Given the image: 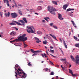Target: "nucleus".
Here are the masks:
<instances>
[{
    "label": "nucleus",
    "mask_w": 79,
    "mask_h": 79,
    "mask_svg": "<svg viewBox=\"0 0 79 79\" xmlns=\"http://www.w3.org/2000/svg\"><path fill=\"white\" fill-rule=\"evenodd\" d=\"M75 47H78V48H79V43L75 44Z\"/></svg>",
    "instance_id": "4be33fe9"
},
{
    "label": "nucleus",
    "mask_w": 79,
    "mask_h": 79,
    "mask_svg": "<svg viewBox=\"0 0 79 79\" xmlns=\"http://www.w3.org/2000/svg\"><path fill=\"white\" fill-rule=\"evenodd\" d=\"M18 6H21V7L23 6V5H22V4H18Z\"/></svg>",
    "instance_id": "c03bdc74"
},
{
    "label": "nucleus",
    "mask_w": 79,
    "mask_h": 79,
    "mask_svg": "<svg viewBox=\"0 0 79 79\" xmlns=\"http://www.w3.org/2000/svg\"><path fill=\"white\" fill-rule=\"evenodd\" d=\"M49 52H51V53H54V50L51 49L49 51Z\"/></svg>",
    "instance_id": "a878e982"
},
{
    "label": "nucleus",
    "mask_w": 79,
    "mask_h": 79,
    "mask_svg": "<svg viewBox=\"0 0 79 79\" xmlns=\"http://www.w3.org/2000/svg\"><path fill=\"white\" fill-rule=\"evenodd\" d=\"M43 44H45V45H47V40H45L43 42Z\"/></svg>",
    "instance_id": "393cba45"
},
{
    "label": "nucleus",
    "mask_w": 79,
    "mask_h": 79,
    "mask_svg": "<svg viewBox=\"0 0 79 79\" xmlns=\"http://www.w3.org/2000/svg\"><path fill=\"white\" fill-rule=\"evenodd\" d=\"M15 35L16 32L15 31H12L10 34V35H12V36H14V35Z\"/></svg>",
    "instance_id": "9b49d317"
},
{
    "label": "nucleus",
    "mask_w": 79,
    "mask_h": 79,
    "mask_svg": "<svg viewBox=\"0 0 79 79\" xmlns=\"http://www.w3.org/2000/svg\"><path fill=\"white\" fill-rule=\"evenodd\" d=\"M16 71L15 72V76L18 79V77L19 76L20 78H25L26 77H27V76L26 75V74L24 73V71L21 69L20 68H18V69H16Z\"/></svg>",
    "instance_id": "f257e3e1"
},
{
    "label": "nucleus",
    "mask_w": 79,
    "mask_h": 79,
    "mask_svg": "<svg viewBox=\"0 0 79 79\" xmlns=\"http://www.w3.org/2000/svg\"><path fill=\"white\" fill-rule=\"evenodd\" d=\"M50 63L52 65H53V62L52 61H50Z\"/></svg>",
    "instance_id": "49530a36"
},
{
    "label": "nucleus",
    "mask_w": 79,
    "mask_h": 79,
    "mask_svg": "<svg viewBox=\"0 0 79 79\" xmlns=\"http://www.w3.org/2000/svg\"><path fill=\"white\" fill-rule=\"evenodd\" d=\"M44 19H50V18L48 17H46L45 18H44Z\"/></svg>",
    "instance_id": "c85d7f7f"
},
{
    "label": "nucleus",
    "mask_w": 79,
    "mask_h": 79,
    "mask_svg": "<svg viewBox=\"0 0 79 79\" xmlns=\"http://www.w3.org/2000/svg\"><path fill=\"white\" fill-rule=\"evenodd\" d=\"M13 39H14V38H12L10 39V40H12Z\"/></svg>",
    "instance_id": "69168bd1"
},
{
    "label": "nucleus",
    "mask_w": 79,
    "mask_h": 79,
    "mask_svg": "<svg viewBox=\"0 0 79 79\" xmlns=\"http://www.w3.org/2000/svg\"><path fill=\"white\" fill-rule=\"evenodd\" d=\"M53 10H53V11L54 12V13H55L54 14H52L54 15H56V13H55V11H58V10L55 9V8H54Z\"/></svg>",
    "instance_id": "bb28decb"
},
{
    "label": "nucleus",
    "mask_w": 79,
    "mask_h": 79,
    "mask_svg": "<svg viewBox=\"0 0 79 79\" xmlns=\"http://www.w3.org/2000/svg\"><path fill=\"white\" fill-rule=\"evenodd\" d=\"M12 1L14 3H15V0H12Z\"/></svg>",
    "instance_id": "338daca9"
},
{
    "label": "nucleus",
    "mask_w": 79,
    "mask_h": 79,
    "mask_svg": "<svg viewBox=\"0 0 79 79\" xmlns=\"http://www.w3.org/2000/svg\"><path fill=\"white\" fill-rule=\"evenodd\" d=\"M69 16H73V14L70 13L69 14Z\"/></svg>",
    "instance_id": "a19ab883"
},
{
    "label": "nucleus",
    "mask_w": 79,
    "mask_h": 79,
    "mask_svg": "<svg viewBox=\"0 0 79 79\" xmlns=\"http://www.w3.org/2000/svg\"><path fill=\"white\" fill-rule=\"evenodd\" d=\"M50 35L51 36H52V37L54 38V39H55V40H57V39H56V36H55L53 35H52L51 34H50Z\"/></svg>",
    "instance_id": "ddd939ff"
},
{
    "label": "nucleus",
    "mask_w": 79,
    "mask_h": 79,
    "mask_svg": "<svg viewBox=\"0 0 79 79\" xmlns=\"http://www.w3.org/2000/svg\"><path fill=\"white\" fill-rule=\"evenodd\" d=\"M10 13L9 12H8L7 14L6 13L5 14V15L6 17L8 16V17H9L10 16Z\"/></svg>",
    "instance_id": "2eb2a0df"
},
{
    "label": "nucleus",
    "mask_w": 79,
    "mask_h": 79,
    "mask_svg": "<svg viewBox=\"0 0 79 79\" xmlns=\"http://www.w3.org/2000/svg\"><path fill=\"white\" fill-rule=\"evenodd\" d=\"M53 27H54V28H55V29H57V28H58L56 26H55L54 25L53 26Z\"/></svg>",
    "instance_id": "de8ad7c7"
},
{
    "label": "nucleus",
    "mask_w": 79,
    "mask_h": 79,
    "mask_svg": "<svg viewBox=\"0 0 79 79\" xmlns=\"http://www.w3.org/2000/svg\"><path fill=\"white\" fill-rule=\"evenodd\" d=\"M50 55L51 56H53V57H54V58H56V56H53V55H52V54H50Z\"/></svg>",
    "instance_id": "5fc2aeb1"
},
{
    "label": "nucleus",
    "mask_w": 79,
    "mask_h": 79,
    "mask_svg": "<svg viewBox=\"0 0 79 79\" xmlns=\"http://www.w3.org/2000/svg\"><path fill=\"white\" fill-rule=\"evenodd\" d=\"M37 10H40V11L41 10H42V7L41 6H38L37 8Z\"/></svg>",
    "instance_id": "f3484780"
},
{
    "label": "nucleus",
    "mask_w": 79,
    "mask_h": 79,
    "mask_svg": "<svg viewBox=\"0 0 79 79\" xmlns=\"http://www.w3.org/2000/svg\"><path fill=\"white\" fill-rule=\"evenodd\" d=\"M15 45V46H18V43H16L14 44Z\"/></svg>",
    "instance_id": "58836bf2"
},
{
    "label": "nucleus",
    "mask_w": 79,
    "mask_h": 79,
    "mask_svg": "<svg viewBox=\"0 0 79 79\" xmlns=\"http://www.w3.org/2000/svg\"><path fill=\"white\" fill-rule=\"evenodd\" d=\"M24 44V48H25L26 47H27V45L25 43H23Z\"/></svg>",
    "instance_id": "2f4dec72"
},
{
    "label": "nucleus",
    "mask_w": 79,
    "mask_h": 79,
    "mask_svg": "<svg viewBox=\"0 0 79 79\" xmlns=\"http://www.w3.org/2000/svg\"><path fill=\"white\" fill-rule=\"evenodd\" d=\"M27 28L28 29H27V32L28 33H29V34H31V33H34V32L33 31V30H32V28L34 29V28L33 27H29L28 26L27 27Z\"/></svg>",
    "instance_id": "39448f33"
},
{
    "label": "nucleus",
    "mask_w": 79,
    "mask_h": 79,
    "mask_svg": "<svg viewBox=\"0 0 79 79\" xmlns=\"http://www.w3.org/2000/svg\"><path fill=\"white\" fill-rule=\"evenodd\" d=\"M28 66H32V64L30 63V62L28 64Z\"/></svg>",
    "instance_id": "8fccbe9b"
},
{
    "label": "nucleus",
    "mask_w": 79,
    "mask_h": 79,
    "mask_svg": "<svg viewBox=\"0 0 79 79\" xmlns=\"http://www.w3.org/2000/svg\"><path fill=\"white\" fill-rule=\"evenodd\" d=\"M35 40H39V39H38V38H37L36 37H35Z\"/></svg>",
    "instance_id": "603ef678"
},
{
    "label": "nucleus",
    "mask_w": 79,
    "mask_h": 79,
    "mask_svg": "<svg viewBox=\"0 0 79 79\" xmlns=\"http://www.w3.org/2000/svg\"><path fill=\"white\" fill-rule=\"evenodd\" d=\"M13 42H15L16 41V42H18V39H16L15 40H14L13 41Z\"/></svg>",
    "instance_id": "cd10ccee"
},
{
    "label": "nucleus",
    "mask_w": 79,
    "mask_h": 79,
    "mask_svg": "<svg viewBox=\"0 0 79 79\" xmlns=\"http://www.w3.org/2000/svg\"><path fill=\"white\" fill-rule=\"evenodd\" d=\"M76 60V64H79V55H77L75 57Z\"/></svg>",
    "instance_id": "0eeeda50"
},
{
    "label": "nucleus",
    "mask_w": 79,
    "mask_h": 79,
    "mask_svg": "<svg viewBox=\"0 0 79 79\" xmlns=\"http://www.w3.org/2000/svg\"><path fill=\"white\" fill-rule=\"evenodd\" d=\"M37 34H42V32H41L40 31H38L37 32Z\"/></svg>",
    "instance_id": "5701e85b"
},
{
    "label": "nucleus",
    "mask_w": 79,
    "mask_h": 79,
    "mask_svg": "<svg viewBox=\"0 0 79 79\" xmlns=\"http://www.w3.org/2000/svg\"><path fill=\"white\" fill-rule=\"evenodd\" d=\"M12 18H16L18 16V14L15 13H10Z\"/></svg>",
    "instance_id": "423d86ee"
},
{
    "label": "nucleus",
    "mask_w": 79,
    "mask_h": 79,
    "mask_svg": "<svg viewBox=\"0 0 79 79\" xmlns=\"http://www.w3.org/2000/svg\"><path fill=\"white\" fill-rule=\"evenodd\" d=\"M45 20H46V21H47V22H48V21H48V20L47 19H45Z\"/></svg>",
    "instance_id": "052dcab7"
},
{
    "label": "nucleus",
    "mask_w": 79,
    "mask_h": 79,
    "mask_svg": "<svg viewBox=\"0 0 79 79\" xmlns=\"http://www.w3.org/2000/svg\"><path fill=\"white\" fill-rule=\"evenodd\" d=\"M9 24L10 25H11V26L16 25V24H15V23L13 22L10 23Z\"/></svg>",
    "instance_id": "aec40b11"
},
{
    "label": "nucleus",
    "mask_w": 79,
    "mask_h": 79,
    "mask_svg": "<svg viewBox=\"0 0 79 79\" xmlns=\"http://www.w3.org/2000/svg\"><path fill=\"white\" fill-rule=\"evenodd\" d=\"M36 42L37 43H39L40 42H41V41L40 40H36Z\"/></svg>",
    "instance_id": "c9c22d12"
},
{
    "label": "nucleus",
    "mask_w": 79,
    "mask_h": 79,
    "mask_svg": "<svg viewBox=\"0 0 79 79\" xmlns=\"http://www.w3.org/2000/svg\"><path fill=\"white\" fill-rule=\"evenodd\" d=\"M13 28H14L16 31H18V28L16 27H13Z\"/></svg>",
    "instance_id": "37998d69"
},
{
    "label": "nucleus",
    "mask_w": 79,
    "mask_h": 79,
    "mask_svg": "<svg viewBox=\"0 0 79 79\" xmlns=\"http://www.w3.org/2000/svg\"><path fill=\"white\" fill-rule=\"evenodd\" d=\"M6 4L8 6H10L9 5V1H8V0H4V2L5 3H6Z\"/></svg>",
    "instance_id": "1a4fd4ad"
},
{
    "label": "nucleus",
    "mask_w": 79,
    "mask_h": 79,
    "mask_svg": "<svg viewBox=\"0 0 79 79\" xmlns=\"http://www.w3.org/2000/svg\"><path fill=\"white\" fill-rule=\"evenodd\" d=\"M50 48L51 49H53V47L52 46H50Z\"/></svg>",
    "instance_id": "6e6d98bb"
},
{
    "label": "nucleus",
    "mask_w": 79,
    "mask_h": 79,
    "mask_svg": "<svg viewBox=\"0 0 79 79\" xmlns=\"http://www.w3.org/2000/svg\"><path fill=\"white\" fill-rule=\"evenodd\" d=\"M54 8L53 7L48 6V10L49 11L52 15H55V13L53 12L54 10Z\"/></svg>",
    "instance_id": "20e7f679"
},
{
    "label": "nucleus",
    "mask_w": 79,
    "mask_h": 79,
    "mask_svg": "<svg viewBox=\"0 0 79 79\" xmlns=\"http://www.w3.org/2000/svg\"><path fill=\"white\" fill-rule=\"evenodd\" d=\"M0 15L2 17H2H3L2 16V15H3L2 14V12H0Z\"/></svg>",
    "instance_id": "ea45409f"
},
{
    "label": "nucleus",
    "mask_w": 79,
    "mask_h": 79,
    "mask_svg": "<svg viewBox=\"0 0 79 79\" xmlns=\"http://www.w3.org/2000/svg\"><path fill=\"white\" fill-rule=\"evenodd\" d=\"M66 60L64 59H60V61H66Z\"/></svg>",
    "instance_id": "7c9ffc66"
},
{
    "label": "nucleus",
    "mask_w": 79,
    "mask_h": 79,
    "mask_svg": "<svg viewBox=\"0 0 79 79\" xmlns=\"http://www.w3.org/2000/svg\"><path fill=\"white\" fill-rule=\"evenodd\" d=\"M63 41H64L63 44L64 46H65L66 48H68V47L67 46V45H66V43H65V41H64V40H63Z\"/></svg>",
    "instance_id": "4468645a"
},
{
    "label": "nucleus",
    "mask_w": 79,
    "mask_h": 79,
    "mask_svg": "<svg viewBox=\"0 0 79 79\" xmlns=\"http://www.w3.org/2000/svg\"><path fill=\"white\" fill-rule=\"evenodd\" d=\"M26 34H24L22 36H19L17 39L18 41L19 40H22L23 41H26L27 40V38L26 37Z\"/></svg>",
    "instance_id": "7ed1b4c3"
},
{
    "label": "nucleus",
    "mask_w": 79,
    "mask_h": 79,
    "mask_svg": "<svg viewBox=\"0 0 79 79\" xmlns=\"http://www.w3.org/2000/svg\"><path fill=\"white\" fill-rule=\"evenodd\" d=\"M42 56H43V57H48L47 56V55L46 54L44 53V54H41Z\"/></svg>",
    "instance_id": "a211bd4d"
},
{
    "label": "nucleus",
    "mask_w": 79,
    "mask_h": 79,
    "mask_svg": "<svg viewBox=\"0 0 79 79\" xmlns=\"http://www.w3.org/2000/svg\"><path fill=\"white\" fill-rule=\"evenodd\" d=\"M71 22L73 23V25H74V24H75V23H74V21L72 20Z\"/></svg>",
    "instance_id": "79ce46f5"
},
{
    "label": "nucleus",
    "mask_w": 79,
    "mask_h": 79,
    "mask_svg": "<svg viewBox=\"0 0 79 79\" xmlns=\"http://www.w3.org/2000/svg\"><path fill=\"white\" fill-rule=\"evenodd\" d=\"M19 13L20 15H23V14H22V12L21 11V10H19Z\"/></svg>",
    "instance_id": "b1692460"
},
{
    "label": "nucleus",
    "mask_w": 79,
    "mask_h": 79,
    "mask_svg": "<svg viewBox=\"0 0 79 79\" xmlns=\"http://www.w3.org/2000/svg\"><path fill=\"white\" fill-rule=\"evenodd\" d=\"M72 10H74V9H70V11H71Z\"/></svg>",
    "instance_id": "bf43d9fd"
},
{
    "label": "nucleus",
    "mask_w": 79,
    "mask_h": 79,
    "mask_svg": "<svg viewBox=\"0 0 79 79\" xmlns=\"http://www.w3.org/2000/svg\"><path fill=\"white\" fill-rule=\"evenodd\" d=\"M67 7H68V5L67 4H65L63 5V8L64 10H66V8H67Z\"/></svg>",
    "instance_id": "f8f14e48"
},
{
    "label": "nucleus",
    "mask_w": 79,
    "mask_h": 79,
    "mask_svg": "<svg viewBox=\"0 0 79 79\" xmlns=\"http://www.w3.org/2000/svg\"><path fill=\"white\" fill-rule=\"evenodd\" d=\"M50 25L51 26H52V27H53L54 25H53V23H51L50 24Z\"/></svg>",
    "instance_id": "473e14b6"
},
{
    "label": "nucleus",
    "mask_w": 79,
    "mask_h": 79,
    "mask_svg": "<svg viewBox=\"0 0 79 79\" xmlns=\"http://www.w3.org/2000/svg\"><path fill=\"white\" fill-rule=\"evenodd\" d=\"M39 3H43V1H40L39 2Z\"/></svg>",
    "instance_id": "864d4df0"
},
{
    "label": "nucleus",
    "mask_w": 79,
    "mask_h": 79,
    "mask_svg": "<svg viewBox=\"0 0 79 79\" xmlns=\"http://www.w3.org/2000/svg\"><path fill=\"white\" fill-rule=\"evenodd\" d=\"M50 75H54V72H51Z\"/></svg>",
    "instance_id": "4c0bfd02"
},
{
    "label": "nucleus",
    "mask_w": 79,
    "mask_h": 79,
    "mask_svg": "<svg viewBox=\"0 0 79 79\" xmlns=\"http://www.w3.org/2000/svg\"><path fill=\"white\" fill-rule=\"evenodd\" d=\"M37 55V54L35 53L33 54L32 55V56H35V55Z\"/></svg>",
    "instance_id": "3c124183"
},
{
    "label": "nucleus",
    "mask_w": 79,
    "mask_h": 79,
    "mask_svg": "<svg viewBox=\"0 0 79 79\" xmlns=\"http://www.w3.org/2000/svg\"><path fill=\"white\" fill-rule=\"evenodd\" d=\"M73 38L75 40H77V37L76 36H73Z\"/></svg>",
    "instance_id": "e433bc0d"
},
{
    "label": "nucleus",
    "mask_w": 79,
    "mask_h": 79,
    "mask_svg": "<svg viewBox=\"0 0 79 79\" xmlns=\"http://www.w3.org/2000/svg\"><path fill=\"white\" fill-rule=\"evenodd\" d=\"M70 58L71 59V60H72L73 61H74L75 58H74V57H73V56L71 55Z\"/></svg>",
    "instance_id": "dca6fc26"
},
{
    "label": "nucleus",
    "mask_w": 79,
    "mask_h": 79,
    "mask_svg": "<svg viewBox=\"0 0 79 79\" xmlns=\"http://www.w3.org/2000/svg\"><path fill=\"white\" fill-rule=\"evenodd\" d=\"M18 46H21L22 45V44L20 43H18Z\"/></svg>",
    "instance_id": "f704fd0d"
},
{
    "label": "nucleus",
    "mask_w": 79,
    "mask_h": 79,
    "mask_svg": "<svg viewBox=\"0 0 79 79\" xmlns=\"http://www.w3.org/2000/svg\"><path fill=\"white\" fill-rule=\"evenodd\" d=\"M52 2L53 3V4H55V5H58V4L57 3V2H56V1H52Z\"/></svg>",
    "instance_id": "6ab92c4d"
},
{
    "label": "nucleus",
    "mask_w": 79,
    "mask_h": 79,
    "mask_svg": "<svg viewBox=\"0 0 79 79\" xmlns=\"http://www.w3.org/2000/svg\"><path fill=\"white\" fill-rule=\"evenodd\" d=\"M26 10H27V11H29V9H27V8H26Z\"/></svg>",
    "instance_id": "0e129e2a"
},
{
    "label": "nucleus",
    "mask_w": 79,
    "mask_h": 79,
    "mask_svg": "<svg viewBox=\"0 0 79 79\" xmlns=\"http://www.w3.org/2000/svg\"><path fill=\"white\" fill-rule=\"evenodd\" d=\"M71 11V9L70 8H69V9H68L67 10V12H68V11Z\"/></svg>",
    "instance_id": "a18cd8bd"
},
{
    "label": "nucleus",
    "mask_w": 79,
    "mask_h": 79,
    "mask_svg": "<svg viewBox=\"0 0 79 79\" xmlns=\"http://www.w3.org/2000/svg\"><path fill=\"white\" fill-rule=\"evenodd\" d=\"M23 20H18V22L16 21H15L13 20L12 21V22H14V23H15L16 24H17V25H21V26H25V23H27V20H26V19L25 18H23ZM22 23V24L21 23Z\"/></svg>",
    "instance_id": "f03ea898"
},
{
    "label": "nucleus",
    "mask_w": 79,
    "mask_h": 79,
    "mask_svg": "<svg viewBox=\"0 0 79 79\" xmlns=\"http://www.w3.org/2000/svg\"><path fill=\"white\" fill-rule=\"evenodd\" d=\"M15 65L17 66V67H19V66L18 64H16V65Z\"/></svg>",
    "instance_id": "680f3d73"
},
{
    "label": "nucleus",
    "mask_w": 79,
    "mask_h": 79,
    "mask_svg": "<svg viewBox=\"0 0 79 79\" xmlns=\"http://www.w3.org/2000/svg\"><path fill=\"white\" fill-rule=\"evenodd\" d=\"M73 26H74V27H75V28H76V25H75V24L73 25Z\"/></svg>",
    "instance_id": "4d7b16f0"
},
{
    "label": "nucleus",
    "mask_w": 79,
    "mask_h": 79,
    "mask_svg": "<svg viewBox=\"0 0 79 79\" xmlns=\"http://www.w3.org/2000/svg\"><path fill=\"white\" fill-rule=\"evenodd\" d=\"M72 76H77V74H73V73L72 74Z\"/></svg>",
    "instance_id": "72a5a7b5"
},
{
    "label": "nucleus",
    "mask_w": 79,
    "mask_h": 79,
    "mask_svg": "<svg viewBox=\"0 0 79 79\" xmlns=\"http://www.w3.org/2000/svg\"><path fill=\"white\" fill-rule=\"evenodd\" d=\"M16 67H17V66L16 65H15V71H16Z\"/></svg>",
    "instance_id": "13d9d810"
},
{
    "label": "nucleus",
    "mask_w": 79,
    "mask_h": 79,
    "mask_svg": "<svg viewBox=\"0 0 79 79\" xmlns=\"http://www.w3.org/2000/svg\"><path fill=\"white\" fill-rule=\"evenodd\" d=\"M42 51L38 50V51H31L32 53H41L42 52Z\"/></svg>",
    "instance_id": "9d476101"
},
{
    "label": "nucleus",
    "mask_w": 79,
    "mask_h": 79,
    "mask_svg": "<svg viewBox=\"0 0 79 79\" xmlns=\"http://www.w3.org/2000/svg\"><path fill=\"white\" fill-rule=\"evenodd\" d=\"M45 21L44 20H42V22H45Z\"/></svg>",
    "instance_id": "774afa93"
},
{
    "label": "nucleus",
    "mask_w": 79,
    "mask_h": 79,
    "mask_svg": "<svg viewBox=\"0 0 79 79\" xmlns=\"http://www.w3.org/2000/svg\"><path fill=\"white\" fill-rule=\"evenodd\" d=\"M44 70L45 71H48V70H49V69L47 68H44Z\"/></svg>",
    "instance_id": "c756f323"
},
{
    "label": "nucleus",
    "mask_w": 79,
    "mask_h": 79,
    "mask_svg": "<svg viewBox=\"0 0 79 79\" xmlns=\"http://www.w3.org/2000/svg\"><path fill=\"white\" fill-rule=\"evenodd\" d=\"M30 11L31 12H33V11H34V10H33V9H30Z\"/></svg>",
    "instance_id": "09e8293b"
},
{
    "label": "nucleus",
    "mask_w": 79,
    "mask_h": 79,
    "mask_svg": "<svg viewBox=\"0 0 79 79\" xmlns=\"http://www.w3.org/2000/svg\"><path fill=\"white\" fill-rule=\"evenodd\" d=\"M69 73H70V74H72L73 73V71L71 69H69Z\"/></svg>",
    "instance_id": "412c9836"
},
{
    "label": "nucleus",
    "mask_w": 79,
    "mask_h": 79,
    "mask_svg": "<svg viewBox=\"0 0 79 79\" xmlns=\"http://www.w3.org/2000/svg\"><path fill=\"white\" fill-rule=\"evenodd\" d=\"M62 68V69H63V70H64V67H63Z\"/></svg>",
    "instance_id": "e2e57ef3"
},
{
    "label": "nucleus",
    "mask_w": 79,
    "mask_h": 79,
    "mask_svg": "<svg viewBox=\"0 0 79 79\" xmlns=\"http://www.w3.org/2000/svg\"><path fill=\"white\" fill-rule=\"evenodd\" d=\"M58 18L60 20H63V18H62V15L60 13L58 14Z\"/></svg>",
    "instance_id": "6e6552de"
}]
</instances>
